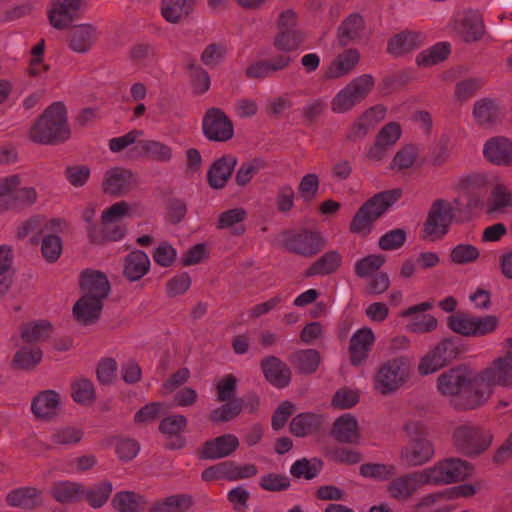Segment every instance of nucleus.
I'll list each match as a JSON object with an SVG mask.
<instances>
[{
  "mask_svg": "<svg viewBox=\"0 0 512 512\" xmlns=\"http://www.w3.org/2000/svg\"><path fill=\"white\" fill-rule=\"evenodd\" d=\"M496 386H512V338L507 341L506 354L496 358L490 366L473 378L466 408H476L485 403Z\"/></svg>",
  "mask_w": 512,
  "mask_h": 512,
  "instance_id": "1",
  "label": "nucleus"
},
{
  "mask_svg": "<svg viewBox=\"0 0 512 512\" xmlns=\"http://www.w3.org/2000/svg\"><path fill=\"white\" fill-rule=\"evenodd\" d=\"M69 135L67 111L61 102L50 105L30 129L31 140L42 144L64 141Z\"/></svg>",
  "mask_w": 512,
  "mask_h": 512,
  "instance_id": "2",
  "label": "nucleus"
},
{
  "mask_svg": "<svg viewBox=\"0 0 512 512\" xmlns=\"http://www.w3.org/2000/svg\"><path fill=\"white\" fill-rule=\"evenodd\" d=\"M489 184V175L485 172L463 174L456 180L454 190L457 197L455 199L460 200L463 214L467 218L473 211L484 207Z\"/></svg>",
  "mask_w": 512,
  "mask_h": 512,
  "instance_id": "3",
  "label": "nucleus"
},
{
  "mask_svg": "<svg viewBox=\"0 0 512 512\" xmlns=\"http://www.w3.org/2000/svg\"><path fill=\"white\" fill-rule=\"evenodd\" d=\"M468 218L463 214L459 199L453 201L437 200L433 203L425 223V236L434 241L442 238L453 222H461Z\"/></svg>",
  "mask_w": 512,
  "mask_h": 512,
  "instance_id": "4",
  "label": "nucleus"
},
{
  "mask_svg": "<svg viewBox=\"0 0 512 512\" xmlns=\"http://www.w3.org/2000/svg\"><path fill=\"white\" fill-rule=\"evenodd\" d=\"M402 196V190L392 189L376 194L355 214L350 229L354 233H366L372 223L384 214Z\"/></svg>",
  "mask_w": 512,
  "mask_h": 512,
  "instance_id": "5",
  "label": "nucleus"
},
{
  "mask_svg": "<svg viewBox=\"0 0 512 512\" xmlns=\"http://www.w3.org/2000/svg\"><path fill=\"white\" fill-rule=\"evenodd\" d=\"M132 216V206L125 202L119 201L106 210L103 211L101 216V223L103 230L101 233H97L96 226L91 225L88 229V237L92 243H101L103 241H118L122 239L126 233V229L122 226H116L112 230H109V226L120 222L126 217Z\"/></svg>",
  "mask_w": 512,
  "mask_h": 512,
  "instance_id": "6",
  "label": "nucleus"
},
{
  "mask_svg": "<svg viewBox=\"0 0 512 512\" xmlns=\"http://www.w3.org/2000/svg\"><path fill=\"white\" fill-rule=\"evenodd\" d=\"M37 199L34 188L21 186L18 175L0 179V214L32 205Z\"/></svg>",
  "mask_w": 512,
  "mask_h": 512,
  "instance_id": "7",
  "label": "nucleus"
},
{
  "mask_svg": "<svg viewBox=\"0 0 512 512\" xmlns=\"http://www.w3.org/2000/svg\"><path fill=\"white\" fill-rule=\"evenodd\" d=\"M421 471L420 477H423L426 484H450L469 477L472 467L464 460L449 458Z\"/></svg>",
  "mask_w": 512,
  "mask_h": 512,
  "instance_id": "8",
  "label": "nucleus"
},
{
  "mask_svg": "<svg viewBox=\"0 0 512 512\" xmlns=\"http://www.w3.org/2000/svg\"><path fill=\"white\" fill-rule=\"evenodd\" d=\"M498 326V319L492 315L477 317L456 313L448 317V327L466 337H481L492 333Z\"/></svg>",
  "mask_w": 512,
  "mask_h": 512,
  "instance_id": "9",
  "label": "nucleus"
},
{
  "mask_svg": "<svg viewBox=\"0 0 512 512\" xmlns=\"http://www.w3.org/2000/svg\"><path fill=\"white\" fill-rule=\"evenodd\" d=\"M296 22L297 16L293 10L283 11L279 16L278 33L273 44L277 50L284 52V55L298 50L305 41V34L296 28Z\"/></svg>",
  "mask_w": 512,
  "mask_h": 512,
  "instance_id": "10",
  "label": "nucleus"
},
{
  "mask_svg": "<svg viewBox=\"0 0 512 512\" xmlns=\"http://www.w3.org/2000/svg\"><path fill=\"white\" fill-rule=\"evenodd\" d=\"M472 383L473 379L469 378V371L465 367H457L439 376L437 388L444 396H459L456 406L461 409H467L464 407V403L470 395Z\"/></svg>",
  "mask_w": 512,
  "mask_h": 512,
  "instance_id": "11",
  "label": "nucleus"
},
{
  "mask_svg": "<svg viewBox=\"0 0 512 512\" xmlns=\"http://www.w3.org/2000/svg\"><path fill=\"white\" fill-rule=\"evenodd\" d=\"M409 376L408 363L403 358H396L384 363L374 379V387L383 395L397 391Z\"/></svg>",
  "mask_w": 512,
  "mask_h": 512,
  "instance_id": "12",
  "label": "nucleus"
},
{
  "mask_svg": "<svg viewBox=\"0 0 512 512\" xmlns=\"http://www.w3.org/2000/svg\"><path fill=\"white\" fill-rule=\"evenodd\" d=\"M425 426L422 422L416 421L406 425V432L412 442L402 452V458L409 465H422L429 461L433 454V445L420 436L425 434Z\"/></svg>",
  "mask_w": 512,
  "mask_h": 512,
  "instance_id": "13",
  "label": "nucleus"
},
{
  "mask_svg": "<svg viewBox=\"0 0 512 512\" xmlns=\"http://www.w3.org/2000/svg\"><path fill=\"white\" fill-rule=\"evenodd\" d=\"M456 448L463 454L476 455L487 449L492 436L488 432H483L478 428L471 426H460L454 433Z\"/></svg>",
  "mask_w": 512,
  "mask_h": 512,
  "instance_id": "14",
  "label": "nucleus"
},
{
  "mask_svg": "<svg viewBox=\"0 0 512 512\" xmlns=\"http://www.w3.org/2000/svg\"><path fill=\"white\" fill-rule=\"evenodd\" d=\"M282 241L289 251L303 256L314 255L324 246L320 233L308 230L285 232Z\"/></svg>",
  "mask_w": 512,
  "mask_h": 512,
  "instance_id": "15",
  "label": "nucleus"
},
{
  "mask_svg": "<svg viewBox=\"0 0 512 512\" xmlns=\"http://www.w3.org/2000/svg\"><path fill=\"white\" fill-rule=\"evenodd\" d=\"M85 0H53L48 11L51 25L62 29L78 19L86 9Z\"/></svg>",
  "mask_w": 512,
  "mask_h": 512,
  "instance_id": "16",
  "label": "nucleus"
},
{
  "mask_svg": "<svg viewBox=\"0 0 512 512\" xmlns=\"http://www.w3.org/2000/svg\"><path fill=\"white\" fill-rule=\"evenodd\" d=\"M203 131L210 140L226 141L232 138L234 129L231 121L220 109L212 108L203 119Z\"/></svg>",
  "mask_w": 512,
  "mask_h": 512,
  "instance_id": "17",
  "label": "nucleus"
},
{
  "mask_svg": "<svg viewBox=\"0 0 512 512\" xmlns=\"http://www.w3.org/2000/svg\"><path fill=\"white\" fill-rule=\"evenodd\" d=\"M484 158L497 166H512V138L495 136L483 146Z\"/></svg>",
  "mask_w": 512,
  "mask_h": 512,
  "instance_id": "18",
  "label": "nucleus"
},
{
  "mask_svg": "<svg viewBox=\"0 0 512 512\" xmlns=\"http://www.w3.org/2000/svg\"><path fill=\"white\" fill-rule=\"evenodd\" d=\"M433 303L426 301L418 305H414L401 312L402 317H412L407 329L414 333H426L433 331L437 327V319L428 314H421V312L430 310Z\"/></svg>",
  "mask_w": 512,
  "mask_h": 512,
  "instance_id": "19",
  "label": "nucleus"
},
{
  "mask_svg": "<svg viewBox=\"0 0 512 512\" xmlns=\"http://www.w3.org/2000/svg\"><path fill=\"white\" fill-rule=\"evenodd\" d=\"M136 183L134 174L125 168L109 169L103 179V190L110 195H122L128 192Z\"/></svg>",
  "mask_w": 512,
  "mask_h": 512,
  "instance_id": "20",
  "label": "nucleus"
},
{
  "mask_svg": "<svg viewBox=\"0 0 512 512\" xmlns=\"http://www.w3.org/2000/svg\"><path fill=\"white\" fill-rule=\"evenodd\" d=\"M80 288L84 293L83 296L91 297V299H98L102 302L110 291V285L107 277L99 271L85 270L81 274Z\"/></svg>",
  "mask_w": 512,
  "mask_h": 512,
  "instance_id": "21",
  "label": "nucleus"
},
{
  "mask_svg": "<svg viewBox=\"0 0 512 512\" xmlns=\"http://www.w3.org/2000/svg\"><path fill=\"white\" fill-rule=\"evenodd\" d=\"M454 28L465 42L477 41L484 33L482 18L475 11L458 13Z\"/></svg>",
  "mask_w": 512,
  "mask_h": 512,
  "instance_id": "22",
  "label": "nucleus"
},
{
  "mask_svg": "<svg viewBox=\"0 0 512 512\" xmlns=\"http://www.w3.org/2000/svg\"><path fill=\"white\" fill-rule=\"evenodd\" d=\"M359 59L360 55L356 49H346L328 64L323 77L327 80L344 77L353 71Z\"/></svg>",
  "mask_w": 512,
  "mask_h": 512,
  "instance_id": "23",
  "label": "nucleus"
},
{
  "mask_svg": "<svg viewBox=\"0 0 512 512\" xmlns=\"http://www.w3.org/2000/svg\"><path fill=\"white\" fill-rule=\"evenodd\" d=\"M61 406L60 395L54 390L38 393L31 402L32 413L39 419L49 420L55 417Z\"/></svg>",
  "mask_w": 512,
  "mask_h": 512,
  "instance_id": "24",
  "label": "nucleus"
},
{
  "mask_svg": "<svg viewBox=\"0 0 512 512\" xmlns=\"http://www.w3.org/2000/svg\"><path fill=\"white\" fill-rule=\"evenodd\" d=\"M375 341L371 328L363 327L356 331L350 340L349 352L354 365L361 364L368 356Z\"/></svg>",
  "mask_w": 512,
  "mask_h": 512,
  "instance_id": "25",
  "label": "nucleus"
},
{
  "mask_svg": "<svg viewBox=\"0 0 512 512\" xmlns=\"http://www.w3.org/2000/svg\"><path fill=\"white\" fill-rule=\"evenodd\" d=\"M98 38L97 29L91 24L73 27L68 35L69 47L77 53L88 52Z\"/></svg>",
  "mask_w": 512,
  "mask_h": 512,
  "instance_id": "26",
  "label": "nucleus"
},
{
  "mask_svg": "<svg viewBox=\"0 0 512 512\" xmlns=\"http://www.w3.org/2000/svg\"><path fill=\"white\" fill-rule=\"evenodd\" d=\"M261 368L266 380L273 386L283 388L290 383L289 368L277 357L270 356L261 362Z\"/></svg>",
  "mask_w": 512,
  "mask_h": 512,
  "instance_id": "27",
  "label": "nucleus"
},
{
  "mask_svg": "<svg viewBox=\"0 0 512 512\" xmlns=\"http://www.w3.org/2000/svg\"><path fill=\"white\" fill-rule=\"evenodd\" d=\"M425 40V35L419 31H402L396 34L388 43V52L393 56H402L417 49Z\"/></svg>",
  "mask_w": 512,
  "mask_h": 512,
  "instance_id": "28",
  "label": "nucleus"
},
{
  "mask_svg": "<svg viewBox=\"0 0 512 512\" xmlns=\"http://www.w3.org/2000/svg\"><path fill=\"white\" fill-rule=\"evenodd\" d=\"M85 486L74 481H57L50 488L51 497L60 504L75 503L84 498Z\"/></svg>",
  "mask_w": 512,
  "mask_h": 512,
  "instance_id": "29",
  "label": "nucleus"
},
{
  "mask_svg": "<svg viewBox=\"0 0 512 512\" xmlns=\"http://www.w3.org/2000/svg\"><path fill=\"white\" fill-rule=\"evenodd\" d=\"M239 446L238 438L225 434L207 441L202 450V456L207 459H219L230 455Z\"/></svg>",
  "mask_w": 512,
  "mask_h": 512,
  "instance_id": "30",
  "label": "nucleus"
},
{
  "mask_svg": "<svg viewBox=\"0 0 512 512\" xmlns=\"http://www.w3.org/2000/svg\"><path fill=\"white\" fill-rule=\"evenodd\" d=\"M66 227V223L57 218L45 220L42 217L35 216L24 222L18 229L19 237H26L30 233H49V232H62Z\"/></svg>",
  "mask_w": 512,
  "mask_h": 512,
  "instance_id": "31",
  "label": "nucleus"
},
{
  "mask_svg": "<svg viewBox=\"0 0 512 512\" xmlns=\"http://www.w3.org/2000/svg\"><path fill=\"white\" fill-rule=\"evenodd\" d=\"M422 471L414 472L412 474L399 477L395 479L388 488L390 495L396 499H406L411 496L420 485L426 484L424 482Z\"/></svg>",
  "mask_w": 512,
  "mask_h": 512,
  "instance_id": "32",
  "label": "nucleus"
},
{
  "mask_svg": "<svg viewBox=\"0 0 512 512\" xmlns=\"http://www.w3.org/2000/svg\"><path fill=\"white\" fill-rule=\"evenodd\" d=\"M149 269L148 255L141 250H135L126 257L123 272L130 281H137L146 275Z\"/></svg>",
  "mask_w": 512,
  "mask_h": 512,
  "instance_id": "33",
  "label": "nucleus"
},
{
  "mask_svg": "<svg viewBox=\"0 0 512 512\" xmlns=\"http://www.w3.org/2000/svg\"><path fill=\"white\" fill-rule=\"evenodd\" d=\"M449 343L447 341H443L435 346L431 351H429L426 355H424L419 362L418 372L425 376L432 373H435L439 369L445 366L446 357L445 353L447 351V346Z\"/></svg>",
  "mask_w": 512,
  "mask_h": 512,
  "instance_id": "34",
  "label": "nucleus"
},
{
  "mask_svg": "<svg viewBox=\"0 0 512 512\" xmlns=\"http://www.w3.org/2000/svg\"><path fill=\"white\" fill-rule=\"evenodd\" d=\"M236 165V159L225 156L216 160L208 171V181L213 188H222L228 181Z\"/></svg>",
  "mask_w": 512,
  "mask_h": 512,
  "instance_id": "35",
  "label": "nucleus"
},
{
  "mask_svg": "<svg viewBox=\"0 0 512 512\" xmlns=\"http://www.w3.org/2000/svg\"><path fill=\"white\" fill-rule=\"evenodd\" d=\"M102 310V302L98 299H91L88 296H82L73 307L75 318L83 323L90 324L97 320Z\"/></svg>",
  "mask_w": 512,
  "mask_h": 512,
  "instance_id": "36",
  "label": "nucleus"
},
{
  "mask_svg": "<svg viewBox=\"0 0 512 512\" xmlns=\"http://www.w3.org/2000/svg\"><path fill=\"white\" fill-rule=\"evenodd\" d=\"M501 114L502 110L499 104L493 99L483 98L474 104L473 117L480 125L495 123Z\"/></svg>",
  "mask_w": 512,
  "mask_h": 512,
  "instance_id": "37",
  "label": "nucleus"
},
{
  "mask_svg": "<svg viewBox=\"0 0 512 512\" xmlns=\"http://www.w3.org/2000/svg\"><path fill=\"white\" fill-rule=\"evenodd\" d=\"M291 61L292 58L289 55L281 54L271 61H259L250 65L246 73L252 78L267 77L272 72L284 69Z\"/></svg>",
  "mask_w": 512,
  "mask_h": 512,
  "instance_id": "38",
  "label": "nucleus"
},
{
  "mask_svg": "<svg viewBox=\"0 0 512 512\" xmlns=\"http://www.w3.org/2000/svg\"><path fill=\"white\" fill-rule=\"evenodd\" d=\"M187 419L183 415H174L164 418L159 426L160 431L169 436L175 437V441L167 444L172 449H179L184 445V439L180 436L181 431L185 428Z\"/></svg>",
  "mask_w": 512,
  "mask_h": 512,
  "instance_id": "39",
  "label": "nucleus"
},
{
  "mask_svg": "<svg viewBox=\"0 0 512 512\" xmlns=\"http://www.w3.org/2000/svg\"><path fill=\"white\" fill-rule=\"evenodd\" d=\"M140 155H146L156 161L168 162L172 158V149L156 140H140L134 146Z\"/></svg>",
  "mask_w": 512,
  "mask_h": 512,
  "instance_id": "40",
  "label": "nucleus"
},
{
  "mask_svg": "<svg viewBox=\"0 0 512 512\" xmlns=\"http://www.w3.org/2000/svg\"><path fill=\"white\" fill-rule=\"evenodd\" d=\"M112 505L119 512H140L146 508L147 501L137 493L122 491L116 493Z\"/></svg>",
  "mask_w": 512,
  "mask_h": 512,
  "instance_id": "41",
  "label": "nucleus"
},
{
  "mask_svg": "<svg viewBox=\"0 0 512 512\" xmlns=\"http://www.w3.org/2000/svg\"><path fill=\"white\" fill-rule=\"evenodd\" d=\"M7 502L13 507L33 508L41 502V493L33 487L18 488L7 495Z\"/></svg>",
  "mask_w": 512,
  "mask_h": 512,
  "instance_id": "42",
  "label": "nucleus"
},
{
  "mask_svg": "<svg viewBox=\"0 0 512 512\" xmlns=\"http://www.w3.org/2000/svg\"><path fill=\"white\" fill-rule=\"evenodd\" d=\"M194 0H163L162 16L171 23H176L186 17L193 8Z\"/></svg>",
  "mask_w": 512,
  "mask_h": 512,
  "instance_id": "43",
  "label": "nucleus"
},
{
  "mask_svg": "<svg viewBox=\"0 0 512 512\" xmlns=\"http://www.w3.org/2000/svg\"><path fill=\"white\" fill-rule=\"evenodd\" d=\"M342 263V256L337 251H329L323 254L307 270V276L328 275L335 272Z\"/></svg>",
  "mask_w": 512,
  "mask_h": 512,
  "instance_id": "44",
  "label": "nucleus"
},
{
  "mask_svg": "<svg viewBox=\"0 0 512 512\" xmlns=\"http://www.w3.org/2000/svg\"><path fill=\"white\" fill-rule=\"evenodd\" d=\"M53 328L49 321L38 320L25 324L21 329V338L26 343L46 340L52 334Z\"/></svg>",
  "mask_w": 512,
  "mask_h": 512,
  "instance_id": "45",
  "label": "nucleus"
},
{
  "mask_svg": "<svg viewBox=\"0 0 512 512\" xmlns=\"http://www.w3.org/2000/svg\"><path fill=\"white\" fill-rule=\"evenodd\" d=\"M451 52V46L448 42H439L431 48L422 51L416 58V63L420 67H430L443 62Z\"/></svg>",
  "mask_w": 512,
  "mask_h": 512,
  "instance_id": "46",
  "label": "nucleus"
},
{
  "mask_svg": "<svg viewBox=\"0 0 512 512\" xmlns=\"http://www.w3.org/2000/svg\"><path fill=\"white\" fill-rule=\"evenodd\" d=\"M332 432L339 441L353 442L358 437L357 420L350 414H344L335 421Z\"/></svg>",
  "mask_w": 512,
  "mask_h": 512,
  "instance_id": "47",
  "label": "nucleus"
},
{
  "mask_svg": "<svg viewBox=\"0 0 512 512\" xmlns=\"http://www.w3.org/2000/svg\"><path fill=\"white\" fill-rule=\"evenodd\" d=\"M364 28V20L359 14H351L340 25L338 39L342 45H347L357 39Z\"/></svg>",
  "mask_w": 512,
  "mask_h": 512,
  "instance_id": "48",
  "label": "nucleus"
},
{
  "mask_svg": "<svg viewBox=\"0 0 512 512\" xmlns=\"http://www.w3.org/2000/svg\"><path fill=\"white\" fill-rule=\"evenodd\" d=\"M512 206V192L507 185L497 183L488 198L487 211L490 213L500 212L506 207Z\"/></svg>",
  "mask_w": 512,
  "mask_h": 512,
  "instance_id": "49",
  "label": "nucleus"
},
{
  "mask_svg": "<svg viewBox=\"0 0 512 512\" xmlns=\"http://www.w3.org/2000/svg\"><path fill=\"white\" fill-rule=\"evenodd\" d=\"M192 505V499L186 495L169 496L155 503L149 512H185Z\"/></svg>",
  "mask_w": 512,
  "mask_h": 512,
  "instance_id": "50",
  "label": "nucleus"
},
{
  "mask_svg": "<svg viewBox=\"0 0 512 512\" xmlns=\"http://www.w3.org/2000/svg\"><path fill=\"white\" fill-rule=\"evenodd\" d=\"M319 424V416L312 413H301L291 421L290 430L294 435L302 437L315 431Z\"/></svg>",
  "mask_w": 512,
  "mask_h": 512,
  "instance_id": "51",
  "label": "nucleus"
},
{
  "mask_svg": "<svg viewBox=\"0 0 512 512\" xmlns=\"http://www.w3.org/2000/svg\"><path fill=\"white\" fill-rule=\"evenodd\" d=\"M112 489V483L109 481L101 482L95 485L93 488L85 487V494L83 499H85L92 508H100L109 499Z\"/></svg>",
  "mask_w": 512,
  "mask_h": 512,
  "instance_id": "52",
  "label": "nucleus"
},
{
  "mask_svg": "<svg viewBox=\"0 0 512 512\" xmlns=\"http://www.w3.org/2000/svg\"><path fill=\"white\" fill-rule=\"evenodd\" d=\"M71 395L75 402L88 405L93 402L95 398V391L93 384L90 380L80 378L72 383Z\"/></svg>",
  "mask_w": 512,
  "mask_h": 512,
  "instance_id": "53",
  "label": "nucleus"
},
{
  "mask_svg": "<svg viewBox=\"0 0 512 512\" xmlns=\"http://www.w3.org/2000/svg\"><path fill=\"white\" fill-rule=\"evenodd\" d=\"M293 362L303 373H312L320 362L319 353L314 349L301 350L293 356Z\"/></svg>",
  "mask_w": 512,
  "mask_h": 512,
  "instance_id": "54",
  "label": "nucleus"
},
{
  "mask_svg": "<svg viewBox=\"0 0 512 512\" xmlns=\"http://www.w3.org/2000/svg\"><path fill=\"white\" fill-rule=\"evenodd\" d=\"M418 157L417 148L413 145H405L393 157L390 168L401 171L412 167Z\"/></svg>",
  "mask_w": 512,
  "mask_h": 512,
  "instance_id": "55",
  "label": "nucleus"
},
{
  "mask_svg": "<svg viewBox=\"0 0 512 512\" xmlns=\"http://www.w3.org/2000/svg\"><path fill=\"white\" fill-rule=\"evenodd\" d=\"M42 359V351L38 347L23 348L14 357L13 363L21 369H31Z\"/></svg>",
  "mask_w": 512,
  "mask_h": 512,
  "instance_id": "56",
  "label": "nucleus"
},
{
  "mask_svg": "<svg viewBox=\"0 0 512 512\" xmlns=\"http://www.w3.org/2000/svg\"><path fill=\"white\" fill-rule=\"evenodd\" d=\"M385 258L381 255L366 256L355 264V273L360 278H366L376 273L384 264Z\"/></svg>",
  "mask_w": 512,
  "mask_h": 512,
  "instance_id": "57",
  "label": "nucleus"
},
{
  "mask_svg": "<svg viewBox=\"0 0 512 512\" xmlns=\"http://www.w3.org/2000/svg\"><path fill=\"white\" fill-rule=\"evenodd\" d=\"M347 88L352 92L354 99L362 101L374 86V78L370 74H363L348 83Z\"/></svg>",
  "mask_w": 512,
  "mask_h": 512,
  "instance_id": "58",
  "label": "nucleus"
},
{
  "mask_svg": "<svg viewBox=\"0 0 512 512\" xmlns=\"http://www.w3.org/2000/svg\"><path fill=\"white\" fill-rule=\"evenodd\" d=\"M242 410V400L234 399L211 412L213 422H226L236 417Z\"/></svg>",
  "mask_w": 512,
  "mask_h": 512,
  "instance_id": "59",
  "label": "nucleus"
},
{
  "mask_svg": "<svg viewBox=\"0 0 512 512\" xmlns=\"http://www.w3.org/2000/svg\"><path fill=\"white\" fill-rule=\"evenodd\" d=\"M265 168V161L261 158H255L245 162L239 168L236 181L239 185H246L256 174Z\"/></svg>",
  "mask_w": 512,
  "mask_h": 512,
  "instance_id": "60",
  "label": "nucleus"
},
{
  "mask_svg": "<svg viewBox=\"0 0 512 512\" xmlns=\"http://www.w3.org/2000/svg\"><path fill=\"white\" fill-rule=\"evenodd\" d=\"M41 251L48 262L56 261L62 253V241L59 236L47 234L42 239Z\"/></svg>",
  "mask_w": 512,
  "mask_h": 512,
  "instance_id": "61",
  "label": "nucleus"
},
{
  "mask_svg": "<svg viewBox=\"0 0 512 512\" xmlns=\"http://www.w3.org/2000/svg\"><path fill=\"white\" fill-rule=\"evenodd\" d=\"M321 463L319 461L297 460L290 469L293 476L297 478L313 479L319 473Z\"/></svg>",
  "mask_w": 512,
  "mask_h": 512,
  "instance_id": "62",
  "label": "nucleus"
},
{
  "mask_svg": "<svg viewBox=\"0 0 512 512\" xmlns=\"http://www.w3.org/2000/svg\"><path fill=\"white\" fill-rule=\"evenodd\" d=\"M83 437V432L75 427H62L57 429L52 435V443L57 445H70L78 443Z\"/></svg>",
  "mask_w": 512,
  "mask_h": 512,
  "instance_id": "63",
  "label": "nucleus"
},
{
  "mask_svg": "<svg viewBox=\"0 0 512 512\" xmlns=\"http://www.w3.org/2000/svg\"><path fill=\"white\" fill-rule=\"evenodd\" d=\"M319 177L315 173L304 175L299 183L298 192L304 201H311L315 198L319 189Z\"/></svg>",
  "mask_w": 512,
  "mask_h": 512,
  "instance_id": "64",
  "label": "nucleus"
}]
</instances>
